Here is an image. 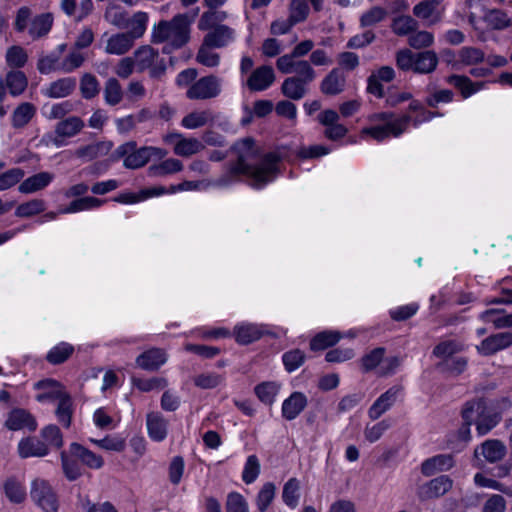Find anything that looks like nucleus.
<instances>
[{"mask_svg": "<svg viewBox=\"0 0 512 512\" xmlns=\"http://www.w3.org/2000/svg\"><path fill=\"white\" fill-rule=\"evenodd\" d=\"M414 72L429 74L435 71L438 65V56L432 50L415 53Z\"/></svg>", "mask_w": 512, "mask_h": 512, "instance_id": "c85d7f7f", "label": "nucleus"}, {"mask_svg": "<svg viewBox=\"0 0 512 512\" xmlns=\"http://www.w3.org/2000/svg\"><path fill=\"white\" fill-rule=\"evenodd\" d=\"M104 99L108 105L115 106L123 99L121 84L116 78H109L104 87Z\"/></svg>", "mask_w": 512, "mask_h": 512, "instance_id": "79ce46f5", "label": "nucleus"}, {"mask_svg": "<svg viewBox=\"0 0 512 512\" xmlns=\"http://www.w3.org/2000/svg\"><path fill=\"white\" fill-rule=\"evenodd\" d=\"M183 168L182 162L178 159L169 158L159 165H154L149 168L154 176H165L168 174L181 171Z\"/></svg>", "mask_w": 512, "mask_h": 512, "instance_id": "3c124183", "label": "nucleus"}, {"mask_svg": "<svg viewBox=\"0 0 512 512\" xmlns=\"http://www.w3.org/2000/svg\"><path fill=\"white\" fill-rule=\"evenodd\" d=\"M113 147L110 141H101L86 146H82L75 151L78 158L91 161L95 158L107 155Z\"/></svg>", "mask_w": 512, "mask_h": 512, "instance_id": "cd10ccee", "label": "nucleus"}, {"mask_svg": "<svg viewBox=\"0 0 512 512\" xmlns=\"http://www.w3.org/2000/svg\"><path fill=\"white\" fill-rule=\"evenodd\" d=\"M462 416L468 425L475 422L479 435L487 434L499 421L496 414L487 412L485 402L482 400L467 402L462 410Z\"/></svg>", "mask_w": 512, "mask_h": 512, "instance_id": "39448f33", "label": "nucleus"}, {"mask_svg": "<svg viewBox=\"0 0 512 512\" xmlns=\"http://www.w3.org/2000/svg\"><path fill=\"white\" fill-rule=\"evenodd\" d=\"M385 349L382 347L375 348L361 358V368L364 372H370L379 369Z\"/></svg>", "mask_w": 512, "mask_h": 512, "instance_id": "de8ad7c7", "label": "nucleus"}, {"mask_svg": "<svg viewBox=\"0 0 512 512\" xmlns=\"http://www.w3.org/2000/svg\"><path fill=\"white\" fill-rule=\"evenodd\" d=\"M5 426L13 431L20 430L24 427L34 430L36 428V422L31 414L24 409H14L9 413Z\"/></svg>", "mask_w": 512, "mask_h": 512, "instance_id": "bb28decb", "label": "nucleus"}, {"mask_svg": "<svg viewBox=\"0 0 512 512\" xmlns=\"http://www.w3.org/2000/svg\"><path fill=\"white\" fill-rule=\"evenodd\" d=\"M387 16L388 10L386 8L373 6L361 15L360 25L362 27H371L385 20Z\"/></svg>", "mask_w": 512, "mask_h": 512, "instance_id": "a18cd8bd", "label": "nucleus"}, {"mask_svg": "<svg viewBox=\"0 0 512 512\" xmlns=\"http://www.w3.org/2000/svg\"><path fill=\"white\" fill-rule=\"evenodd\" d=\"M221 92V81L214 75L200 78L186 92L192 100H206L217 97Z\"/></svg>", "mask_w": 512, "mask_h": 512, "instance_id": "6e6552de", "label": "nucleus"}, {"mask_svg": "<svg viewBox=\"0 0 512 512\" xmlns=\"http://www.w3.org/2000/svg\"><path fill=\"white\" fill-rule=\"evenodd\" d=\"M446 82L458 89L464 99H467L482 90L486 84L482 81L473 82L469 77L458 74L448 76L446 78Z\"/></svg>", "mask_w": 512, "mask_h": 512, "instance_id": "dca6fc26", "label": "nucleus"}, {"mask_svg": "<svg viewBox=\"0 0 512 512\" xmlns=\"http://www.w3.org/2000/svg\"><path fill=\"white\" fill-rule=\"evenodd\" d=\"M80 92L83 98L92 99L100 92L97 78L91 73H85L80 79Z\"/></svg>", "mask_w": 512, "mask_h": 512, "instance_id": "49530a36", "label": "nucleus"}, {"mask_svg": "<svg viewBox=\"0 0 512 512\" xmlns=\"http://www.w3.org/2000/svg\"><path fill=\"white\" fill-rule=\"evenodd\" d=\"M76 87L74 78L66 77L52 82L46 90V95L50 98H62L70 95Z\"/></svg>", "mask_w": 512, "mask_h": 512, "instance_id": "f704fd0d", "label": "nucleus"}, {"mask_svg": "<svg viewBox=\"0 0 512 512\" xmlns=\"http://www.w3.org/2000/svg\"><path fill=\"white\" fill-rule=\"evenodd\" d=\"M146 423L151 439L159 442L166 438L168 421L159 412L148 413Z\"/></svg>", "mask_w": 512, "mask_h": 512, "instance_id": "4be33fe9", "label": "nucleus"}, {"mask_svg": "<svg viewBox=\"0 0 512 512\" xmlns=\"http://www.w3.org/2000/svg\"><path fill=\"white\" fill-rule=\"evenodd\" d=\"M506 454V447L499 440H487L475 450V456L482 455L488 462L500 461Z\"/></svg>", "mask_w": 512, "mask_h": 512, "instance_id": "a878e982", "label": "nucleus"}, {"mask_svg": "<svg viewBox=\"0 0 512 512\" xmlns=\"http://www.w3.org/2000/svg\"><path fill=\"white\" fill-rule=\"evenodd\" d=\"M159 53L157 50L152 48L149 45L139 47L133 53V60L136 65V69L138 72H143L147 70L154 61L157 60Z\"/></svg>", "mask_w": 512, "mask_h": 512, "instance_id": "473e14b6", "label": "nucleus"}, {"mask_svg": "<svg viewBox=\"0 0 512 512\" xmlns=\"http://www.w3.org/2000/svg\"><path fill=\"white\" fill-rule=\"evenodd\" d=\"M281 388V384L275 381L263 382L258 385V399L267 404L271 405Z\"/></svg>", "mask_w": 512, "mask_h": 512, "instance_id": "09e8293b", "label": "nucleus"}, {"mask_svg": "<svg viewBox=\"0 0 512 512\" xmlns=\"http://www.w3.org/2000/svg\"><path fill=\"white\" fill-rule=\"evenodd\" d=\"M307 403L305 394L293 392L282 404V416L289 421L295 419L305 409Z\"/></svg>", "mask_w": 512, "mask_h": 512, "instance_id": "f3484780", "label": "nucleus"}, {"mask_svg": "<svg viewBox=\"0 0 512 512\" xmlns=\"http://www.w3.org/2000/svg\"><path fill=\"white\" fill-rule=\"evenodd\" d=\"M441 0H424L413 7V14L428 24H435L441 19Z\"/></svg>", "mask_w": 512, "mask_h": 512, "instance_id": "2eb2a0df", "label": "nucleus"}, {"mask_svg": "<svg viewBox=\"0 0 512 512\" xmlns=\"http://www.w3.org/2000/svg\"><path fill=\"white\" fill-rule=\"evenodd\" d=\"M31 498L45 512H57L59 508L58 498L50 484L43 479L32 482Z\"/></svg>", "mask_w": 512, "mask_h": 512, "instance_id": "0eeeda50", "label": "nucleus"}, {"mask_svg": "<svg viewBox=\"0 0 512 512\" xmlns=\"http://www.w3.org/2000/svg\"><path fill=\"white\" fill-rule=\"evenodd\" d=\"M512 345V332H501L490 335L476 346L477 351L484 356L493 355Z\"/></svg>", "mask_w": 512, "mask_h": 512, "instance_id": "9b49d317", "label": "nucleus"}, {"mask_svg": "<svg viewBox=\"0 0 512 512\" xmlns=\"http://www.w3.org/2000/svg\"><path fill=\"white\" fill-rule=\"evenodd\" d=\"M34 389L41 391V393L36 396L38 402L55 401L66 393L63 386L58 381L50 378L36 382Z\"/></svg>", "mask_w": 512, "mask_h": 512, "instance_id": "4468645a", "label": "nucleus"}, {"mask_svg": "<svg viewBox=\"0 0 512 512\" xmlns=\"http://www.w3.org/2000/svg\"><path fill=\"white\" fill-rule=\"evenodd\" d=\"M36 113V108L29 102L21 103L12 114V126L16 129L25 127Z\"/></svg>", "mask_w": 512, "mask_h": 512, "instance_id": "c9c22d12", "label": "nucleus"}, {"mask_svg": "<svg viewBox=\"0 0 512 512\" xmlns=\"http://www.w3.org/2000/svg\"><path fill=\"white\" fill-rule=\"evenodd\" d=\"M58 400V406L56 409V415L58 417L59 422L66 428H68L71 424L73 409H72V399L69 394L64 393Z\"/></svg>", "mask_w": 512, "mask_h": 512, "instance_id": "ea45409f", "label": "nucleus"}, {"mask_svg": "<svg viewBox=\"0 0 512 512\" xmlns=\"http://www.w3.org/2000/svg\"><path fill=\"white\" fill-rule=\"evenodd\" d=\"M3 489L6 497L13 503H22L26 498V491L21 483L14 477L8 478Z\"/></svg>", "mask_w": 512, "mask_h": 512, "instance_id": "4c0bfd02", "label": "nucleus"}, {"mask_svg": "<svg viewBox=\"0 0 512 512\" xmlns=\"http://www.w3.org/2000/svg\"><path fill=\"white\" fill-rule=\"evenodd\" d=\"M309 84L306 81L290 76L283 81L281 92L285 97L297 101L307 94Z\"/></svg>", "mask_w": 512, "mask_h": 512, "instance_id": "393cba45", "label": "nucleus"}, {"mask_svg": "<svg viewBox=\"0 0 512 512\" xmlns=\"http://www.w3.org/2000/svg\"><path fill=\"white\" fill-rule=\"evenodd\" d=\"M53 16L50 13H43L34 17L29 28V34L32 38L38 39L45 36L51 30Z\"/></svg>", "mask_w": 512, "mask_h": 512, "instance_id": "e433bc0d", "label": "nucleus"}, {"mask_svg": "<svg viewBox=\"0 0 512 512\" xmlns=\"http://www.w3.org/2000/svg\"><path fill=\"white\" fill-rule=\"evenodd\" d=\"M84 126V121L80 117L71 116L59 121L56 124L55 134L71 138L77 135L84 128Z\"/></svg>", "mask_w": 512, "mask_h": 512, "instance_id": "72a5a7b5", "label": "nucleus"}, {"mask_svg": "<svg viewBox=\"0 0 512 512\" xmlns=\"http://www.w3.org/2000/svg\"><path fill=\"white\" fill-rule=\"evenodd\" d=\"M166 152L156 147L137 148L135 141L120 145L112 154L111 160L118 161L124 158L123 165L127 169H138L145 166L152 157L162 158Z\"/></svg>", "mask_w": 512, "mask_h": 512, "instance_id": "20e7f679", "label": "nucleus"}, {"mask_svg": "<svg viewBox=\"0 0 512 512\" xmlns=\"http://www.w3.org/2000/svg\"><path fill=\"white\" fill-rule=\"evenodd\" d=\"M226 14L224 12H217L215 9H210L207 12H204L198 22V28L200 30H209L214 29L217 23L222 21L225 18Z\"/></svg>", "mask_w": 512, "mask_h": 512, "instance_id": "e2e57ef3", "label": "nucleus"}, {"mask_svg": "<svg viewBox=\"0 0 512 512\" xmlns=\"http://www.w3.org/2000/svg\"><path fill=\"white\" fill-rule=\"evenodd\" d=\"M454 465L452 456L436 455L426 459L421 465V472L424 476H432L438 472L448 471Z\"/></svg>", "mask_w": 512, "mask_h": 512, "instance_id": "412c9836", "label": "nucleus"}, {"mask_svg": "<svg viewBox=\"0 0 512 512\" xmlns=\"http://www.w3.org/2000/svg\"><path fill=\"white\" fill-rule=\"evenodd\" d=\"M201 148V143L195 138H181L177 141L174 152L180 156H191L197 153Z\"/></svg>", "mask_w": 512, "mask_h": 512, "instance_id": "13d9d810", "label": "nucleus"}, {"mask_svg": "<svg viewBox=\"0 0 512 512\" xmlns=\"http://www.w3.org/2000/svg\"><path fill=\"white\" fill-rule=\"evenodd\" d=\"M234 31L226 25H218L204 37V46L220 48L232 41Z\"/></svg>", "mask_w": 512, "mask_h": 512, "instance_id": "6ab92c4d", "label": "nucleus"}, {"mask_svg": "<svg viewBox=\"0 0 512 512\" xmlns=\"http://www.w3.org/2000/svg\"><path fill=\"white\" fill-rule=\"evenodd\" d=\"M231 157L227 164V174L222 176L217 184L228 186L241 177L251 180L250 185L256 182V143L252 137L243 138L234 143L228 151Z\"/></svg>", "mask_w": 512, "mask_h": 512, "instance_id": "f257e3e1", "label": "nucleus"}, {"mask_svg": "<svg viewBox=\"0 0 512 512\" xmlns=\"http://www.w3.org/2000/svg\"><path fill=\"white\" fill-rule=\"evenodd\" d=\"M341 339L337 331H323L317 334L310 342V348L314 351L324 350L333 346Z\"/></svg>", "mask_w": 512, "mask_h": 512, "instance_id": "58836bf2", "label": "nucleus"}, {"mask_svg": "<svg viewBox=\"0 0 512 512\" xmlns=\"http://www.w3.org/2000/svg\"><path fill=\"white\" fill-rule=\"evenodd\" d=\"M53 179L49 172H40L25 179L18 187L21 193L29 194L45 188Z\"/></svg>", "mask_w": 512, "mask_h": 512, "instance_id": "7c9ffc66", "label": "nucleus"}, {"mask_svg": "<svg viewBox=\"0 0 512 512\" xmlns=\"http://www.w3.org/2000/svg\"><path fill=\"white\" fill-rule=\"evenodd\" d=\"M280 159V155L276 152L267 153L258 159V188L276 178Z\"/></svg>", "mask_w": 512, "mask_h": 512, "instance_id": "9d476101", "label": "nucleus"}, {"mask_svg": "<svg viewBox=\"0 0 512 512\" xmlns=\"http://www.w3.org/2000/svg\"><path fill=\"white\" fill-rule=\"evenodd\" d=\"M344 74L337 68L332 69L322 80L320 89L326 95H337L345 88Z\"/></svg>", "mask_w": 512, "mask_h": 512, "instance_id": "5701e85b", "label": "nucleus"}, {"mask_svg": "<svg viewBox=\"0 0 512 512\" xmlns=\"http://www.w3.org/2000/svg\"><path fill=\"white\" fill-rule=\"evenodd\" d=\"M48 451L45 442L37 437L22 439L18 444V452L22 458L43 457L48 454Z\"/></svg>", "mask_w": 512, "mask_h": 512, "instance_id": "aec40b11", "label": "nucleus"}, {"mask_svg": "<svg viewBox=\"0 0 512 512\" xmlns=\"http://www.w3.org/2000/svg\"><path fill=\"white\" fill-rule=\"evenodd\" d=\"M210 118L208 111L192 112L182 119V125L188 129H196L204 126Z\"/></svg>", "mask_w": 512, "mask_h": 512, "instance_id": "69168bd1", "label": "nucleus"}, {"mask_svg": "<svg viewBox=\"0 0 512 512\" xmlns=\"http://www.w3.org/2000/svg\"><path fill=\"white\" fill-rule=\"evenodd\" d=\"M234 335L239 344L246 345L253 342L256 329L252 324H241L235 327Z\"/></svg>", "mask_w": 512, "mask_h": 512, "instance_id": "774afa93", "label": "nucleus"}, {"mask_svg": "<svg viewBox=\"0 0 512 512\" xmlns=\"http://www.w3.org/2000/svg\"><path fill=\"white\" fill-rule=\"evenodd\" d=\"M283 364L288 372L298 369L305 361V354L299 349H294L284 353Z\"/></svg>", "mask_w": 512, "mask_h": 512, "instance_id": "0e129e2a", "label": "nucleus"}, {"mask_svg": "<svg viewBox=\"0 0 512 512\" xmlns=\"http://www.w3.org/2000/svg\"><path fill=\"white\" fill-rule=\"evenodd\" d=\"M309 14L307 0H291L289 5V18L295 23L305 21Z\"/></svg>", "mask_w": 512, "mask_h": 512, "instance_id": "864d4df0", "label": "nucleus"}, {"mask_svg": "<svg viewBox=\"0 0 512 512\" xmlns=\"http://www.w3.org/2000/svg\"><path fill=\"white\" fill-rule=\"evenodd\" d=\"M300 483L296 478L289 479L282 492V499L284 503L290 508H296L300 499Z\"/></svg>", "mask_w": 512, "mask_h": 512, "instance_id": "a19ab883", "label": "nucleus"}, {"mask_svg": "<svg viewBox=\"0 0 512 512\" xmlns=\"http://www.w3.org/2000/svg\"><path fill=\"white\" fill-rule=\"evenodd\" d=\"M166 361V352L156 347L144 351L136 358V364L147 371H157Z\"/></svg>", "mask_w": 512, "mask_h": 512, "instance_id": "ddd939ff", "label": "nucleus"}, {"mask_svg": "<svg viewBox=\"0 0 512 512\" xmlns=\"http://www.w3.org/2000/svg\"><path fill=\"white\" fill-rule=\"evenodd\" d=\"M195 16L196 13L192 15L178 14L171 21H160L154 28L152 42H167V45L163 48L164 53H170L174 49L181 48L190 38L189 27Z\"/></svg>", "mask_w": 512, "mask_h": 512, "instance_id": "f03ea898", "label": "nucleus"}, {"mask_svg": "<svg viewBox=\"0 0 512 512\" xmlns=\"http://www.w3.org/2000/svg\"><path fill=\"white\" fill-rule=\"evenodd\" d=\"M6 83L10 93L20 95L27 87V78L21 71H11L6 76Z\"/></svg>", "mask_w": 512, "mask_h": 512, "instance_id": "8fccbe9b", "label": "nucleus"}, {"mask_svg": "<svg viewBox=\"0 0 512 512\" xmlns=\"http://www.w3.org/2000/svg\"><path fill=\"white\" fill-rule=\"evenodd\" d=\"M458 56L459 61L464 65H475L484 60V52L476 47H462Z\"/></svg>", "mask_w": 512, "mask_h": 512, "instance_id": "4d7b16f0", "label": "nucleus"}, {"mask_svg": "<svg viewBox=\"0 0 512 512\" xmlns=\"http://www.w3.org/2000/svg\"><path fill=\"white\" fill-rule=\"evenodd\" d=\"M41 436L45 444L54 448H61L63 446V436L58 426L48 425L41 430Z\"/></svg>", "mask_w": 512, "mask_h": 512, "instance_id": "5fc2aeb1", "label": "nucleus"}, {"mask_svg": "<svg viewBox=\"0 0 512 512\" xmlns=\"http://www.w3.org/2000/svg\"><path fill=\"white\" fill-rule=\"evenodd\" d=\"M134 40L133 35L128 32L113 35L107 41L106 52L115 55L125 54L133 46Z\"/></svg>", "mask_w": 512, "mask_h": 512, "instance_id": "c756f323", "label": "nucleus"}, {"mask_svg": "<svg viewBox=\"0 0 512 512\" xmlns=\"http://www.w3.org/2000/svg\"><path fill=\"white\" fill-rule=\"evenodd\" d=\"M71 450L72 455L77 457L82 465L90 469L98 470L104 465L102 456L95 454L77 442L71 443Z\"/></svg>", "mask_w": 512, "mask_h": 512, "instance_id": "a211bd4d", "label": "nucleus"}, {"mask_svg": "<svg viewBox=\"0 0 512 512\" xmlns=\"http://www.w3.org/2000/svg\"><path fill=\"white\" fill-rule=\"evenodd\" d=\"M45 210V203L41 199H33L26 203L20 204L16 209V216L31 217Z\"/></svg>", "mask_w": 512, "mask_h": 512, "instance_id": "6e6d98bb", "label": "nucleus"}, {"mask_svg": "<svg viewBox=\"0 0 512 512\" xmlns=\"http://www.w3.org/2000/svg\"><path fill=\"white\" fill-rule=\"evenodd\" d=\"M372 126L362 129L361 136H370L377 141H383L391 136L398 137L408 126L409 116L393 119L391 113L381 112L369 116Z\"/></svg>", "mask_w": 512, "mask_h": 512, "instance_id": "7ed1b4c3", "label": "nucleus"}, {"mask_svg": "<svg viewBox=\"0 0 512 512\" xmlns=\"http://www.w3.org/2000/svg\"><path fill=\"white\" fill-rule=\"evenodd\" d=\"M103 200L95 197H83L76 199L63 211L64 213H73L77 211L87 210L94 207H99Z\"/></svg>", "mask_w": 512, "mask_h": 512, "instance_id": "bf43d9fd", "label": "nucleus"}, {"mask_svg": "<svg viewBox=\"0 0 512 512\" xmlns=\"http://www.w3.org/2000/svg\"><path fill=\"white\" fill-rule=\"evenodd\" d=\"M453 486L452 479L447 475L436 477L418 488L417 495L421 501L439 498Z\"/></svg>", "mask_w": 512, "mask_h": 512, "instance_id": "1a4fd4ad", "label": "nucleus"}, {"mask_svg": "<svg viewBox=\"0 0 512 512\" xmlns=\"http://www.w3.org/2000/svg\"><path fill=\"white\" fill-rule=\"evenodd\" d=\"M389 428L390 423L388 420H382L371 426L367 425L364 429V437L368 442L374 443L378 441Z\"/></svg>", "mask_w": 512, "mask_h": 512, "instance_id": "680f3d73", "label": "nucleus"}, {"mask_svg": "<svg viewBox=\"0 0 512 512\" xmlns=\"http://www.w3.org/2000/svg\"><path fill=\"white\" fill-rule=\"evenodd\" d=\"M485 323H492L496 329L512 327V313L507 314L504 310L488 309L479 315Z\"/></svg>", "mask_w": 512, "mask_h": 512, "instance_id": "2f4dec72", "label": "nucleus"}, {"mask_svg": "<svg viewBox=\"0 0 512 512\" xmlns=\"http://www.w3.org/2000/svg\"><path fill=\"white\" fill-rule=\"evenodd\" d=\"M427 91L429 95L426 98V104L430 107H437L440 103H450L454 98V94L451 90H437L432 83L427 86Z\"/></svg>", "mask_w": 512, "mask_h": 512, "instance_id": "37998d69", "label": "nucleus"}, {"mask_svg": "<svg viewBox=\"0 0 512 512\" xmlns=\"http://www.w3.org/2000/svg\"><path fill=\"white\" fill-rule=\"evenodd\" d=\"M132 383L140 391L149 392L152 390H162L168 385V381L163 377H153L150 379L132 378Z\"/></svg>", "mask_w": 512, "mask_h": 512, "instance_id": "603ef678", "label": "nucleus"}, {"mask_svg": "<svg viewBox=\"0 0 512 512\" xmlns=\"http://www.w3.org/2000/svg\"><path fill=\"white\" fill-rule=\"evenodd\" d=\"M418 27L417 21L409 15H401L393 19L392 31L398 36H405L415 31Z\"/></svg>", "mask_w": 512, "mask_h": 512, "instance_id": "c03bdc74", "label": "nucleus"}, {"mask_svg": "<svg viewBox=\"0 0 512 512\" xmlns=\"http://www.w3.org/2000/svg\"><path fill=\"white\" fill-rule=\"evenodd\" d=\"M488 24L494 29H504L512 25L511 19L501 10H491L485 15Z\"/></svg>", "mask_w": 512, "mask_h": 512, "instance_id": "052dcab7", "label": "nucleus"}, {"mask_svg": "<svg viewBox=\"0 0 512 512\" xmlns=\"http://www.w3.org/2000/svg\"><path fill=\"white\" fill-rule=\"evenodd\" d=\"M278 70L283 74H292L293 77L306 81L313 82L317 73L307 60L292 59L290 56H280L276 61Z\"/></svg>", "mask_w": 512, "mask_h": 512, "instance_id": "423d86ee", "label": "nucleus"}, {"mask_svg": "<svg viewBox=\"0 0 512 512\" xmlns=\"http://www.w3.org/2000/svg\"><path fill=\"white\" fill-rule=\"evenodd\" d=\"M27 54L20 46H12L6 53V61L9 66L20 68L27 62Z\"/></svg>", "mask_w": 512, "mask_h": 512, "instance_id": "338daca9", "label": "nucleus"}, {"mask_svg": "<svg viewBox=\"0 0 512 512\" xmlns=\"http://www.w3.org/2000/svg\"><path fill=\"white\" fill-rule=\"evenodd\" d=\"M400 386H393L381 394L368 410V415L372 420L379 419L396 402L401 393Z\"/></svg>", "mask_w": 512, "mask_h": 512, "instance_id": "f8f14e48", "label": "nucleus"}, {"mask_svg": "<svg viewBox=\"0 0 512 512\" xmlns=\"http://www.w3.org/2000/svg\"><path fill=\"white\" fill-rule=\"evenodd\" d=\"M63 473L67 480L76 481L83 475V469L77 457L72 455L71 445L68 451L60 453Z\"/></svg>", "mask_w": 512, "mask_h": 512, "instance_id": "b1692460", "label": "nucleus"}]
</instances>
